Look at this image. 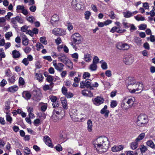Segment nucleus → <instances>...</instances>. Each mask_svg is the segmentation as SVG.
I'll list each match as a JSON object with an SVG mask.
<instances>
[{
    "instance_id": "obj_1",
    "label": "nucleus",
    "mask_w": 155,
    "mask_h": 155,
    "mask_svg": "<svg viewBox=\"0 0 155 155\" xmlns=\"http://www.w3.org/2000/svg\"><path fill=\"white\" fill-rule=\"evenodd\" d=\"M128 80L130 81L128 83L127 86V88L130 92L133 93L143 90V86L142 83L137 82L134 79L131 80V78H129Z\"/></svg>"
},
{
    "instance_id": "obj_2",
    "label": "nucleus",
    "mask_w": 155,
    "mask_h": 155,
    "mask_svg": "<svg viewBox=\"0 0 155 155\" xmlns=\"http://www.w3.org/2000/svg\"><path fill=\"white\" fill-rule=\"evenodd\" d=\"M97 140H101L103 142L102 143H97L95 145V147L96 148L97 152L99 153H102L106 152L108 148L109 142L108 139L105 136H101L97 139Z\"/></svg>"
},
{
    "instance_id": "obj_3",
    "label": "nucleus",
    "mask_w": 155,
    "mask_h": 155,
    "mask_svg": "<svg viewBox=\"0 0 155 155\" xmlns=\"http://www.w3.org/2000/svg\"><path fill=\"white\" fill-rule=\"evenodd\" d=\"M135 100V98L133 97H125L124 98L121 103V107L123 109L126 110L133 105Z\"/></svg>"
},
{
    "instance_id": "obj_4",
    "label": "nucleus",
    "mask_w": 155,
    "mask_h": 155,
    "mask_svg": "<svg viewBox=\"0 0 155 155\" xmlns=\"http://www.w3.org/2000/svg\"><path fill=\"white\" fill-rule=\"evenodd\" d=\"M82 38L80 35L78 33H75L73 34L71 37V41L73 43L72 46L75 49H76L77 48L74 45H78L81 43L82 41Z\"/></svg>"
},
{
    "instance_id": "obj_5",
    "label": "nucleus",
    "mask_w": 155,
    "mask_h": 155,
    "mask_svg": "<svg viewBox=\"0 0 155 155\" xmlns=\"http://www.w3.org/2000/svg\"><path fill=\"white\" fill-rule=\"evenodd\" d=\"M137 124L140 126L146 125L148 122V119L147 116L145 114H141L137 117Z\"/></svg>"
},
{
    "instance_id": "obj_6",
    "label": "nucleus",
    "mask_w": 155,
    "mask_h": 155,
    "mask_svg": "<svg viewBox=\"0 0 155 155\" xmlns=\"http://www.w3.org/2000/svg\"><path fill=\"white\" fill-rule=\"evenodd\" d=\"M116 48L118 49L127 51L129 50L130 47V45L126 43L122 42H119L115 45Z\"/></svg>"
},
{
    "instance_id": "obj_7",
    "label": "nucleus",
    "mask_w": 155,
    "mask_h": 155,
    "mask_svg": "<svg viewBox=\"0 0 155 155\" xmlns=\"http://www.w3.org/2000/svg\"><path fill=\"white\" fill-rule=\"evenodd\" d=\"M52 33L55 35H64L66 34L65 30L58 28H55L52 31Z\"/></svg>"
},
{
    "instance_id": "obj_8",
    "label": "nucleus",
    "mask_w": 155,
    "mask_h": 155,
    "mask_svg": "<svg viewBox=\"0 0 155 155\" xmlns=\"http://www.w3.org/2000/svg\"><path fill=\"white\" fill-rule=\"evenodd\" d=\"M52 64L55 69L57 71L61 72L63 70L64 65L62 63H57V61L55 60L53 61Z\"/></svg>"
},
{
    "instance_id": "obj_9",
    "label": "nucleus",
    "mask_w": 155,
    "mask_h": 155,
    "mask_svg": "<svg viewBox=\"0 0 155 155\" xmlns=\"http://www.w3.org/2000/svg\"><path fill=\"white\" fill-rule=\"evenodd\" d=\"M17 22L20 24H22L24 22V20L21 18L19 16H17L11 19V23L14 25H16Z\"/></svg>"
},
{
    "instance_id": "obj_10",
    "label": "nucleus",
    "mask_w": 155,
    "mask_h": 155,
    "mask_svg": "<svg viewBox=\"0 0 155 155\" xmlns=\"http://www.w3.org/2000/svg\"><path fill=\"white\" fill-rule=\"evenodd\" d=\"M104 101V100L103 97L100 96H97L94 99L93 103L95 105L98 106L103 104Z\"/></svg>"
},
{
    "instance_id": "obj_11",
    "label": "nucleus",
    "mask_w": 155,
    "mask_h": 155,
    "mask_svg": "<svg viewBox=\"0 0 155 155\" xmlns=\"http://www.w3.org/2000/svg\"><path fill=\"white\" fill-rule=\"evenodd\" d=\"M124 63L127 65L131 64L134 61V57L131 55H129L124 59Z\"/></svg>"
},
{
    "instance_id": "obj_12",
    "label": "nucleus",
    "mask_w": 155,
    "mask_h": 155,
    "mask_svg": "<svg viewBox=\"0 0 155 155\" xmlns=\"http://www.w3.org/2000/svg\"><path fill=\"white\" fill-rule=\"evenodd\" d=\"M138 12L137 11H135L132 12L129 11H127L126 12H123V14L125 18H129L133 16L134 15L136 14Z\"/></svg>"
},
{
    "instance_id": "obj_13",
    "label": "nucleus",
    "mask_w": 155,
    "mask_h": 155,
    "mask_svg": "<svg viewBox=\"0 0 155 155\" xmlns=\"http://www.w3.org/2000/svg\"><path fill=\"white\" fill-rule=\"evenodd\" d=\"M58 59L59 61L62 62L63 63H66L67 62L68 60V58L64 54L61 53L58 55Z\"/></svg>"
},
{
    "instance_id": "obj_14",
    "label": "nucleus",
    "mask_w": 155,
    "mask_h": 155,
    "mask_svg": "<svg viewBox=\"0 0 155 155\" xmlns=\"http://www.w3.org/2000/svg\"><path fill=\"white\" fill-rule=\"evenodd\" d=\"M107 106L105 105L103 108L101 110L100 113L101 114H104V116L106 118L108 117L109 111L107 109Z\"/></svg>"
},
{
    "instance_id": "obj_15",
    "label": "nucleus",
    "mask_w": 155,
    "mask_h": 155,
    "mask_svg": "<svg viewBox=\"0 0 155 155\" xmlns=\"http://www.w3.org/2000/svg\"><path fill=\"white\" fill-rule=\"evenodd\" d=\"M44 141L47 145L51 147H53L51 141L48 136H44Z\"/></svg>"
},
{
    "instance_id": "obj_16",
    "label": "nucleus",
    "mask_w": 155,
    "mask_h": 155,
    "mask_svg": "<svg viewBox=\"0 0 155 155\" xmlns=\"http://www.w3.org/2000/svg\"><path fill=\"white\" fill-rule=\"evenodd\" d=\"M77 2V0H72L71 2V5L72 8L76 9L81 8L80 5L78 4Z\"/></svg>"
},
{
    "instance_id": "obj_17",
    "label": "nucleus",
    "mask_w": 155,
    "mask_h": 155,
    "mask_svg": "<svg viewBox=\"0 0 155 155\" xmlns=\"http://www.w3.org/2000/svg\"><path fill=\"white\" fill-rule=\"evenodd\" d=\"M123 148L122 145L114 146L112 148L111 150L113 152H117L122 150Z\"/></svg>"
},
{
    "instance_id": "obj_18",
    "label": "nucleus",
    "mask_w": 155,
    "mask_h": 155,
    "mask_svg": "<svg viewBox=\"0 0 155 155\" xmlns=\"http://www.w3.org/2000/svg\"><path fill=\"white\" fill-rule=\"evenodd\" d=\"M61 101L63 108L65 109H67L68 104L66 98L64 97H61Z\"/></svg>"
},
{
    "instance_id": "obj_19",
    "label": "nucleus",
    "mask_w": 155,
    "mask_h": 155,
    "mask_svg": "<svg viewBox=\"0 0 155 155\" xmlns=\"http://www.w3.org/2000/svg\"><path fill=\"white\" fill-rule=\"evenodd\" d=\"M21 36L23 45L25 46L27 45L28 44V39L24 34H22Z\"/></svg>"
},
{
    "instance_id": "obj_20",
    "label": "nucleus",
    "mask_w": 155,
    "mask_h": 155,
    "mask_svg": "<svg viewBox=\"0 0 155 155\" xmlns=\"http://www.w3.org/2000/svg\"><path fill=\"white\" fill-rule=\"evenodd\" d=\"M18 87L15 85L9 87L8 89V91L12 93H14L17 91L18 90Z\"/></svg>"
},
{
    "instance_id": "obj_21",
    "label": "nucleus",
    "mask_w": 155,
    "mask_h": 155,
    "mask_svg": "<svg viewBox=\"0 0 155 155\" xmlns=\"http://www.w3.org/2000/svg\"><path fill=\"white\" fill-rule=\"evenodd\" d=\"M12 56L14 58H18L20 57L21 54L16 50H14L12 52Z\"/></svg>"
},
{
    "instance_id": "obj_22",
    "label": "nucleus",
    "mask_w": 155,
    "mask_h": 155,
    "mask_svg": "<svg viewBox=\"0 0 155 155\" xmlns=\"http://www.w3.org/2000/svg\"><path fill=\"white\" fill-rule=\"evenodd\" d=\"M93 122L89 119L87 121V130L89 132H91L92 130Z\"/></svg>"
},
{
    "instance_id": "obj_23",
    "label": "nucleus",
    "mask_w": 155,
    "mask_h": 155,
    "mask_svg": "<svg viewBox=\"0 0 155 155\" xmlns=\"http://www.w3.org/2000/svg\"><path fill=\"white\" fill-rule=\"evenodd\" d=\"M134 41L138 46H140L142 44V39L138 37H135L134 39Z\"/></svg>"
},
{
    "instance_id": "obj_24",
    "label": "nucleus",
    "mask_w": 155,
    "mask_h": 155,
    "mask_svg": "<svg viewBox=\"0 0 155 155\" xmlns=\"http://www.w3.org/2000/svg\"><path fill=\"white\" fill-rule=\"evenodd\" d=\"M92 57L90 54L86 53L84 55V59L85 61L88 62H89L91 60Z\"/></svg>"
},
{
    "instance_id": "obj_25",
    "label": "nucleus",
    "mask_w": 155,
    "mask_h": 155,
    "mask_svg": "<svg viewBox=\"0 0 155 155\" xmlns=\"http://www.w3.org/2000/svg\"><path fill=\"white\" fill-rule=\"evenodd\" d=\"M35 76L36 78V79L39 82H42L43 79L44 77L43 76L42 74L41 73H36Z\"/></svg>"
},
{
    "instance_id": "obj_26",
    "label": "nucleus",
    "mask_w": 155,
    "mask_h": 155,
    "mask_svg": "<svg viewBox=\"0 0 155 155\" xmlns=\"http://www.w3.org/2000/svg\"><path fill=\"white\" fill-rule=\"evenodd\" d=\"M23 96L27 100L30 99L31 97L30 93L28 91H24L23 93Z\"/></svg>"
},
{
    "instance_id": "obj_27",
    "label": "nucleus",
    "mask_w": 155,
    "mask_h": 155,
    "mask_svg": "<svg viewBox=\"0 0 155 155\" xmlns=\"http://www.w3.org/2000/svg\"><path fill=\"white\" fill-rule=\"evenodd\" d=\"M54 85V83H51L49 85H45L44 86L43 89L44 91H46L51 89Z\"/></svg>"
},
{
    "instance_id": "obj_28",
    "label": "nucleus",
    "mask_w": 155,
    "mask_h": 155,
    "mask_svg": "<svg viewBox=\"0 0 155 155\" xmlns=\"http://www.w3.org/2000/svg\"><path fill=\"white\" fill-rule=\"evenodd\" d=\"M62 108L61 107H58L56 108H54L53 112L56 114L59 115L60 114L62 111Z\"/></svg>"
},
{
    "instance_id": "obj_29",
    "label": "nucleus",
    "mask_w": 155,
    "mask_h": 155,
    "mask_svg": "<svg viewBox=\"0 0 155 155\" xmlns=\"http://www.w3.org/2000/svg\"><path fill=\"white\" fill-rule=\"evenodd\" d=\"M97 68V65L92 63L89 66V69L91 71H94L96 70Z\"/></svg>"
},
{
    "instance_id": "obj_30",
    "label": "nucleus",
    "mask_w": 155,
    "mask_h": 155,
    "mask_svg": "<svg viewBox=\"0 0 155 155\" xmlns=\"http://www.w3.org/2000/svg\"><path fill=\"white\" fill-rule=\"evenodd\" d=\"M6 113L7 114L6 116V120L10 124H11L12 121V118L10 115L9 113L8 112H6Z\"/></svg>"
},
{
    "instance_id": "obj_31",
    "label": "nucleus",
    "mask_w": 155,
    "mask_h": 155,
    "mask_svg": "<svg viewBox=\"0 0 155 155\" xmlns=\"http://www.w3.org/2000/svg\"><path fill=\"white\" fill-rule=\"evenodd\" d=\"M27 20L31 23H33L35 21V18L33 16L26 17Z\"/></svg>"
},
{
    "instance_id": "obj_32",
    "label": "nucleus",
    "mask_w": 155,
    "mask_h": 155,
    "mask_svg": "<svg viewBox=\"0 0 155 155\" xmlns=\"http://www.w3.org/2000/svg\"><path fill=\"white\" fill-rule=\"evenodd\" d=\"M147 144L150 147L152 148H155V145L153 142L150 140L148 141L147 143Z\"/></svg>"
},
{
    "instance_id": "obj_33",
    "label": "nucleus",
    "mask_w": 155,
    "mask_h": 155,
    "mask_svg": "<svg viewBox=\"0 0 155 155\" xmlns=\"http://www.w3.org/2000/svg\"><path fill=\"white\" fill-rule=\"evenodd\" d=\"M6 19L4 17L0 18V27L3 26L5 24Z\"/></svg>"
},
{
    "instance_id": "obj_34",
    "label": "nucleus",
    "mask_w": 155,
    "mask_h": 155,
    "mask_svg": "<svg viewBox=\"0 0 155 155\" xmlns=\"http://www.w3.org/2000/svg\"><path fill=\"white\" fill-rule=\"evenodd\" d=\"M15 79V75H13L12 77L9 78L8 79V80L9 83L14 84L16 81Z\"/></svg>"
},
{
    "instance_id": "obj_35",
    "label": "nucleus",
    "mask_w": 155,
    "mask_h": 155,
    "mask_svg": "<svg viewBox=\"0 0 155 155\" xmlns=\"http://www.w3.org/2000/svg\"><path fill=\"white\" fill-rule=\"evenodd\" d=\"M85 81L86 87L88 88H89L90 89H91L92 88V86L91 81H89L88 80H86Z\"/></svg>"
},
{
    "instance_id": "obj_36",
    "label": "nucleus",
    "mask_w": 155,
    "mask_h": 155,
    "mask_svg": "<svg viewBox=\"0 0 155 155\" xmlns=\"http://www.w3.org/2000/svg\"><path fill=\"white\" fill-rule=\"evenodd\" d=\"M130 146L132 149L135 150L137 147L138 143L136 142H133L131 143Z\"/></svg>"
},
{
    "instance_id": "obj_37",
    "label": "nucleus",
    "mask_w": 155,
    "mask_h": 155,
    "mask_svg": "<svg viewBox=\"0 0 155 155\" xmlns=\"http://www.w3.org/2000/svg\"><path fill=\"white\" fill-rule=\"evenodd\" d=\"M89 93L91 96H93V94L91 92H89V91H82V94L85 96H87L88 95V94Z\"/></svg>"
},
{
    "instance_id": "obj_38",
    "label": "nucleus",
    "mask_w": 155,
    "mask_h": 155,
    "mask_svg": "<svg viewBox=\"0 0 155 155\" xmlns=\"http://www.w3.org/2000/svg\"><path fill=\"white\" fill-rule=\"evenodd\" d=\"M67 26L68 27V30L70 31L71 30H72L73 28V26L72 24L70 22L68 21L67 23Z\"/></svg>"
},
{
    "instance_id": "obj_39",
    "label": "nucleus",
    "mask_w": 155,
    "mask_h": 155,
    "mask_svg": "<svg viewBox=\"0 0 155 155\" xmlns=\"http://www.w3.org/2000/svg\"><path fill=\"white\" fill-rule=\"evenodd\" d=\"M46 80L47 81L51 83H53L52 81L54 80V77L51 75H49L47 78Z\"/></svg>"
},
{
    "instance_id": "obj_40",
    "label": "nucleus",
    "mask_w": 155,
    "mask_h": 155,
    "mask_svg": "<svg viewBox=\"0 0 155 155\" xmlns=\"http://www.w3.org/2000/svg\"><path fill=\"white\" fill-rule=\"evenodd\" d=\"M18 82L19 84L20 85L23 86L25 84V81L23 78L21 77H20L19 78Z\"/></svg>"
},
{
    "instance_id": "obj_41",
    "label": "nucleus",
    "mask_w": 155,
    "mask_h": 155,
    "mask_svg": "<svg viewBox=\"0 0 155 155\" xmlns=\"http://www.w3.org/2000/svg\"><path fill=\"white\" fill-rule=\"evenodd\" d=\"M40 42L44 45H46L47 44V41L45 37H43L40 38Z\"/></svg>"
},
{
    "instance_id": "obj_42",
    "label": "nucleus",
    "mask_w": 155,
    "mask_h": 155,
    "mask_svg": "<svg viewBox=\"0 0 155 155\" xmlns=\"http://www.w3.org/2000/svg\"><path fill=\"white\" fill-rule=\"evenodd\" d=\"M36 47L37 51H39L41 49H42L44 48V46L43 45L39 42L37 43L36 45Z\"/></svg>"
},
{
    "instance_id": "obj_43",
    "label": "nucleus",
    "mask_w": 155,
    "mask_h": 155,
    "mask_svg": "<svg viewBox=\"0 0 155 155\" xmlns=\"http://www.w3.org/2000/svg\"><path fill=\"white\" fill-rule=\"evenodd\" d=\"M12 35V32L10 31L6 33L5 34V38L9 40L10 37Z\"/></svg>"
},
{
    "instance_id": "obj_44",
    "label": "nucleus",
    "mask_w": 155,
    "mask_h": 155,
    "mask_svg": "<svg viewBox=\"0 0 155 155\" xmlns=\"http://www.w3.org/2000/svg\"><path fill=\"white\" fill-rule=\"evenodd\" d=\"M25 155H28L30 153L31 151L28 147H25L24 150Z\"/></svg>"
},
{
    "instance_id": "obj_45",
    "label": "nucleus",
    "mask_w": 155,
    "mask_h": 155,
    "mask_svg": "<svg viewBox=\"0 0 155 155\" xmlns=\"http://www.w3.org/2000/svg\"><path fill=\"white\" fill-rule=\"evenodd\" d=\"M52 21L54 22H56L59 20L58 16L56 15H54L51 18Z\"/></svg>"
},
{
    "instance_id": "obj_46",
    "label": "nucleus",
    "mask_w": 155,
    "mask_h": 155,
    "mask_svg": "<svg viewBox=\"0 0 155 155\" xmlns=\"http://www.w3.org/2000/svg\"><path fill=\"white\" fill-rule=\"evenodd\" d=\"M99 60V59L98 57L97 56H95L93 58L92 63L97 64L98 63Z\"/></svg>"
},
{
    "instance_id": "obj_47",
    "label": "nucleus",
    "mask_w": 155,
    "mask_h": 155,
    "mask_svg": "<svg viewBox=\"0 0 155 155\" xmlns=\"http://www.w3.org/2000/svg\"><path fill=\"white\" fill-rule=\"evenodd\" d=\"M25 7L23 5H18L17 6L16 10L17 12L21 11H22Z\"/></svg>"
},
{
    "instance_id": "obj_48",
    "label": "nucleus",
    "mask_w": 155,
    "mask_h": 155,
    "mask_svg": "<svg viewBox=\"0 0 155 155\" xmlns=\"http://www.w3.org/2000/svg\"><path fill=\"white\" fill-rule=\"evenodd\" d=\"M33 123L35 126L36 127L38 126L40 123V119H36L34 120Z\"/></svg>"
},
{
    "instance_id": "obj_49",
    "label": "nucleus",
    "mask_w": 155,
    "mask_h": 155,
    "mask_svg": "<svg viewBox=\"0 0 155 155\" xmlns=\"http://www.w3.org/2000/svg\"><path fill=\"white\" fill-rule=\"evenodd\" d=\"M84 14L85 19H88L91 15V12L89 11H86L85 12Z\"/></svg>"
},
{
    "instance_id": "obj_50",
    "label": "nucleus",
    "mask_w": 155,
    "mask_h": 155,
    "mask_svg": "<svg viewBox=\"0 0 155 155\" xmlns=\"http://www.w3.org/2000/svg\"><path fill=\"white\" fill-rule=\"evenodd\" d=\"M57 151L58 152L61 151L62 150V148L61 145L60 144L57 145L54 147Z\"/></svg>"
},
{
    "instance_id": "obj_51",
    "label": "nucleus",
    "mask_w": 155,
    "mask_h": 155,
    "mask_svg": "<svg viewBox=\"0 0 155 155\" xmlns=\"http://www.w3.org/2000/svg\"><path fill=\"white\" fill-rule=\"evenodd\" d=\"M71 57L75 59H74V61H77V59L78 58V54L77 53H75L72 54Z\"/></svg>"
},
{
    "instance_id": "obj_52",
    "label": "nucleus",
    "mask_w": 155,
    "mask_h": 155,
    "mask_svg": "<svg viewBox=\"0 0 155 155\" xmlns=\"http://www.w3.org/2000/svg\"><path fill=\"white\" fill-rule=\"evenodd\" d=\"M134 18L135 19L138 21H144L145 19L142 16L139 17L138 16H135Z\"/></svg>"
},
{
    "instance_id": "obj_53",
    "label": "nucleus",
    "mask_w": 155,
    "mask_h": 155,
    "mask_svg": "<svg viewBox=\"0 0 155 155\" xmlns=\"http://www.w3.org/2000/svg\"><path fill=\"white\" fill-rule=\"evenodd\" d=\"M22 62L26 66H27L29 63L28 59L26 58L22 60Z\"/></svg>"
},
{
    "instance_id": "obj_54",
    "label": "nucleus",
    "mask_w": 155,
    "mask_h": 155,
    "mask_svg": "<svg viewBox=\"0 0 155 155\" xmlns=\"http://www.w3.org/2000/svg\"><path fill=\"white\" fill-rule=\"evenodd\" d=\"M50 99L53 102H56L57 97L56 96L51 95L50 97Z\"/></svg>"
},
{
    "instance_id": "obj_55",
    "label": "nucleus",
    "mask_w": 155,
    "mask_h": 155,
    "mask_svg": "<svg viewBox=\"0 0 155 155\" xmlns=\"http://www.w3.org/2000/svg\"><path fill=\"white\" fill-rule=\"evenodd\" d=\"M101 68L104 70H106L107 68V64L105 62H103L101 65Z\"/></svg>"
},
{
    "instance_id": "obj_56",
    "label": "nucleus",
    "mask_w": 155,
    "mask_h": 155,
    "mask_svg": "<svg viewBox=\"0 0 155 155\" xmlns=\"http://www.w3.org/2000/svg\"><path fill=\"white\" fill-rule=\"evenodd\" d=\"M117 101H112L111 102L110 106L111 107L114 108L117 105Z\"/></svg>"
},
{
    "instance_id": "obj_57",
    "label": "nucleus",
    "mask_w": 155,
    "mask_h": 155,
    "mask_svg": "<svg viewBox=\"0 0 155 155\" xmlns=\"http://www.w3.org/2000/svg\"><path fill=\"white\" fill-rule=\"evenodd\" d=\"M66 65L68 68L70 69H72L73 68V63L71 61L67 62Z\"/></svg>"
},
{
    "instance_id": "obj_58",
    "label": "nucleus",
    "mask_w": 155,
    "mask_h": 155,
    "mask_svg": "<svg viewBox=\"0 0 155 155\" xmlns=\"http://www.w3.org/2000/svg\"><path fill=\"white\" fill-rule=\"evenodd\" d=\"M140 150L142 152H145L147 150V147L143 145H142L141 146L140 148Z\"/></svg>"
},
{
    "instance_id": "obj_59",
    "label": "nucleus",
    "mask_w": 155,
    "mask_h": 155,
    "mask_svg": "<svg viewBox=\"0 0 155 155\" xmlns=\"http://www.w3.org/2000/svg\"><path fill=\"white\" fill-rule=\"evenodd\" d=\"M144 136H138V137L135 139V142L137 143L140 142L141 140H143L144 138Z\"/></svg>"
},
{
    "instance_id": "obj_60",
    "label": "nucleus",
    "mask_w": 155,
    "mask_h": 155,
    "mask_svg": "<svg viewBox=\"0 0 155 155\" xmlns=\"http://www.w3.org/2000/svg\"><path fill=\"white\" fill-rule=\"evenodd\" d=\"M147 27L146 25L145 24H141L139 26V28L140 30H144Z\"/></svg>"
},
{
    "instance_id": "obj_61",
    "label": "nucleus",
    "mask_w": 155,
    "mask_h": 155,
    "mask_svg": "<svg viewBox=\"0 0 155 155\" xmlns=\"http://www.w3.org/2000/svg\"><path fill=\"white\" fill-rule=\"evenodd\" d=\"M7 83L5 79H3L0 83V86L2 87H4Z\"/></svg>"
},
{
    "instance_id": "obj_62",
    "label": "nucleus",
    "mask_w": 155,
    "mask_h": 155,
    "mask_svg": "<svg viewBox=\"0 0 155 155\" xmlns=\"http://www.w3.org/2000/svg\"><path fill=\"white\" fill-rule=\"evenodd\" d=\"M61 91L62 93L63 94L65 95L68 92H67V88L65 87H63L61 89Z\"/></svg>"
},
{
    "instance_id": "obj_63",
    "label": "nucleus",
    "mask_w": 155,
    "mask_h": 155,
    "mask_svg": "<svg viewBox=\"0 0 155 155\" xmlns=\"http://www.w3.org/2000/svg\"><path fill=\"white\" fill-rule=\"evenodd\" d=\"M109 16L112 19H114L115 18V15L113 11H111L110 14L109 15Z\"/></svg>"
},
{
    "instance_id": "obj_64",
    "label": "nucleus",
    "mask_w": 155,
    "mask_h": 155,
    "mask_svg": "<svg viewBox=\"0 0 155 155\" xmlns=\"http://www.w3.org/2000/svg\"><path fill=\"white\" fill-rule=\"evenodd\" d=\"M65 95L68 98H70L73 97V94L71 92H68Z\"/></svg>"
}]
</instances>
